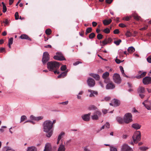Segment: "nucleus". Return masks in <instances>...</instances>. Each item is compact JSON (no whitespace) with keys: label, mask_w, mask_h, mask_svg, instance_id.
<instances>
[{"label":"nucleus","mask_w":151,"mask_h":151,"mask_svg":"<svg viewBox=\"0 0 151 151\" xmlns=\"http://www.w3.org/2000/svg\"><path fill=\"white\" fill-rule=\"evenodd\" d=\"M142 82L144 85L151 83V77L149 76L145 77L142 79Z\"/></svg>","instance_id":"9b49d317"},{"label":"nucleus","mask_w":151,"mask_h":151,"mask_svg":"<svg viewBox=\"0 0 151 151\" xmlns=\"http://www.w3.org/2000/svg\"><path fill=\"white\" fill-rule=\"evenodd\" d=\"M90 116H87L86 115V121H88L90 120Z\"/></svg>","instance_id":"4d7b16f0"},{"label":"nucleus","mask_w":151,"mask_h":151,"mask_svg":"<svg viewBox=\"0 0 151 151\" xmlns=\"http://www.w3.org/2000/svg\"><path fill=\"white\" fill-rule=\"evenodd\" d=\"M68 101H66L65 102H62L60 103V104H63V105H67L68 104Z\"/></svg>","instance_id":"774afa93"},{"label":"nucleus","mask_w":151,"mask_h":151,"mask_svg":"<svg viewBox=\"0 0 151 151\" xmlns=\"http://www.w3.org/2000/svg\"><path fill=\"white\" fill-rule=\"evenodd\" d=\"M107 39H105L104 41H102V43L103 45L104 46L106 45L107 43L108 42H107Z\"/></svg>","instance_id":"3c124183"},{"label":"nucleus","mask_w":151,"mask_h":151,"mask_svg":"<svg viewBox=\"0 0 151 151\" xmlns=\"http://www.w3.org/2000/svg\"><path fill=\"white\" fill-rule=\"evenodd\" d=\"M113 0H106V2L108 4H111L112 1Z\"/></svg>","instance_id":"338daca9"},{"label":"nucleus","mask_w":151,"mask_h":151,"mask_svg":"<svg viewBox=\"0 0 151 151\" xmlns=\"http://www.w3.org/2000/svg\"><path fill=\"white\" fill-rule=\"evenodd\" d=\"M103 32L105 33L108 34L110 32V30L109 28H107L105 29H104L103 31Z\"/></svg>","instance_id":"4c0bfd02"},{"label":"nucleus","mask_w":151,"mask_h":151,"mask_svg":"<svg viewBox=\"0 0 151 151\" xmlns=\"http://www.w3.org/2000/svg\"><path fill=\"white\" fill-rule=\"evenodd\" d=\"M20 38L22 39H27L30 41H31V39L26 34L21 35L20 36Z\"/></svg>","instance_id":"412c9836"},{"label":"nucleus","mask_w":151,"mask_h":151,"mask_svg":"<svg viewBox=\"0 0 151 151\" xmlns=\"http://www.w3.org/2000/svg\"><path fill=\"white\" fill-rule=\"evenodd\" d=\"M113 80L114 82L118 84H120L122 81L119 74L117 73H115L114 74Z\"/></svg>","instance_id":"39448f33"},{"label":"nucleus","mask_w":151,"mask_h":151,"mask_svg":"<svg viewBox=\"0 0 151 151\" xmlns=\"http://www.w3.org/2000/svg\"><path fill=\"white\" fill-rule=\"evenodd\" d=\"M58 70H54L52 71H53L55 74L57 73L59 74L60 73V72L59 71H58Z\"/></svg>","instance_id":"0e129e2a"},{"label":"nucleus","mask_w":151,"mask_h":151,"mask_svg":"<svg viewBox=\"0 0 151 151\" xmlns=\"http://www.w3.org/2000/svg\"><path fill=\"white\" fill-rule=\"evenodd\" d=\"M13 37H11L9 38V40L8 42V45H11L13 43Z\"/></svg>","instance_id":"c9c22d12"},{"label":"nucleus","mask_w":151,"mask_h":151,"mask_svg":"<svg viewBox=\"0 0 151 151\" xmlns=\"http://www.w3.org/2000/svg\"><path fill=\"white\" fill-rule=\"evenodd\" d=\"M147 60L148 63H151V55L147 58Z\"/></svg>","instance_id":"49530a36"},{"label":"nucleus","mask_w":151,"mask_h":151,"mask_svg":"<svg viewBox=\"0 0 151 151\" xmlns=\"http://www.w3.org/2000/svg\"><path fill=\"white\" fill-rule=\"evenodd\" d=\"M60 66L59 63L57 61H50L47 63V67L49 71H52L54 70H58Z\"/></svg>","instance_id":"f03ea898"},{"label":"nucleus","mask_w":151,"mask_h":151,"mask_svg":"<svg viewBox=\"0 0 151 151\" xmlns=\"http://www.w3.org/2000/svg\"><path fill=\"white\" fill-rule=\"evenodd\" d=\"M122 42V40L120 39H119L118 40L114 41V43L116 45H119L120 43Z\"/></svg>","instance_id":"72a5a7b5"},{"label":"nucleus","mask_w":151,"mask_h":151,"mask_svg":"<svg viewBox=\"0 0 151 151\" xmlns=\"http://www.w3.org/2000/svg\"><path fill=\"white\" fill-rule=\"evenodd\" d=\"M52 31L50 29H46L45 31V33L47 35H49L51 33Z\"/></svg>","instance_id":"473e14b6"},{"label":"nucleus","mask_w":151,"mask_h":151,"mask_svg":"<svg viewBox=\"0 0 151 151\" xmlns=\"http://www.w3.org/2000/svg\"><path fill=\"white\" fill-rule=\"evenodd\" d=\"M103 36L101 34H98L97 35V37L98 40H100L103 38Z\"/></svg>","instance_id":"79ce46f5"},{"label":"nucleus","mask_w":151,"mask_h":151,"mask_svg":"<svg viewBox=\"0 0 151 151\" xmlns=\"http://www.w3.org/2000/svg\"><path fill=\"white\" fill-rule=\"evenodd\" d=\"M112 22L111 19H105L103 21V23L105 25H107L109 24Z\"/></svg>","instance_id":"5701e85b"},{"label":"nucleus","mask_w":151,"mask_h":151,"mask_svg":"<svg viewBox=\"0 0 151 151\" xmlns=\"http://www.w3.org/2000/svg\"><path fill=\"white\" fill-rule=\"evenodd\" d=\"M56 55L53 57V58L55 60L62 61L65 60V58L61 52H57L56 53Z\"/></svg>","instance_id":"423d86ee"},{"label":"nucleus","mask_w":151,"mask_h":151,"mask_svg":"<svg viewBox=\"0 0 151 151\" xmlns=\"http://www.w3.org/2000/svg\"><path fill=\"white\" fill-rule=\"evenodd\" d=\"M15 19L16 20H18L19 19V15L17 12H16L15 14Z\"/></svg>","instance_id":"a18cd8bd"},{"label":"nucleus","mask_w":151,"mask_h":151,"mask_svg":"<svg viewBox=\"0 0 151 151\" xmlns=\"http://www.w3.org/2000/svg\"><path fill=\"white\" fill-rule=\"evenodd\" d=\"M43 131L47 133L46 136L47 137H51L53 133V127L51 124V121L47 120L43 123Z\"/></svg>","instance_id":"f257e3e1"},{"label":"nucleus","mask_w":151,"mask_h":151,"mask_svg":"<svg viewBox=\"0 0 151 151\" xmlns=\"http://www.w3.org/2000/svg\"><path fill=\"white\" fill-rule=\"evenodd\" d=\"M113 33L115 34H118L119 33V31L118 29H116L114 31Z\"/></svg>","instance_id":"603ef678"},{"label":"nucleus","mask_w":151,"mask_h":151,"mask_svg":"<svg viewBox=\"0 0 151 151\" xmlns=\"http://www.w3.org/2000/svg\"><path fill=\"white\" fill-rule=\"evenodd\" d=\"M121 151H134L127 144H124L121 147Z\"/></svg>","instance_id":"1a4fd4ad"},{"label":"nucleus","mask_w":151,"mask_h":151,"mask_svg":"<svg viewBox=\"0 0 151 151\" xmlns=\"http://www.w3.org/2000/svg\"><path fill=\"white\" fill-rule=\"evenodd\" d=\"M43 118V117L42 116H39L38 117H35V120L38 121L39 120H41Z\"/></svg>","instance_id":"a19ab883"},{"label":"nucleus","mask_w":151,"mask_h":151,"mask_svg":"<svg viewBox=\"0 0 151 151\" xmlns=\"http://www.w3.org/2000/svg\"><path fill=\"white\" fill-rule=\"evenodd\" d=\"M144 94L145 93L139 94V96L141 99H143L145 96V95Z\"/></svg>","instance_id":"6e6d98bb"},{"label":"nucleus","mask_w":151,"mask_h":151,"mask_svg":"<svg viewBox=\"0 0 151 151\" xmlns=\"http://www.w3.org/2000/svg\"><path fill=\"white\" fill-rule=\"evenodd\" d=\"M116 120L117 121L119 122V124H122L124 122V119H123L122 118H121L120 117H117Z\"/></svg>","instance_id":"bb28decb"},{"label":"nucleus","mask_w":151,"mask_h":151,"mask_svg":"<svg viewBox=\"0 0 151 151\" xmlns=\"http://www.w3.org/2000/svg\"><path fill=\"white\" fill-rule=\"evenodd\" d=\"M135 51V48L132 46L129 47L127 49V51L129 53H132Z\"/></svg>","instance_id":"a878e982"},{"label":"nucleus","mask_w":151,"mask_h":151,"mask_svg":"<svg viewBox=\"0 0 151 151\" xmlns=\"http://www.w3.org/2000/svg\"><path fill=\"white\" fill-rule=\"evenodd\" d=\"M115 62L117 64H119L121 62H122L124 61L123 60L121 61L119 59L117 58V57H116V59H115Z\"/></svg>","instance_id":"de8ad7c7"},{"label":"nucleus","mask_w":151,"mask_h":151,"mask_svg":"<svg viewBox=\"0 0 151 151\" xmlns=\"http://www.w3.org/2000/svg\"><path fill=\"white\" fill-rule=\"evenodd\" d=\"M119 26L121 27L124 28L126 27V26L124 24L121 23L119 24Z\"/></svg>","instance_id":"09e8293b"},{"label":"nucleus","mask_w":151,"mask_h":151,"mask_svg":"<svg viewBox=\"0 0 151 151\" xmlns=\"http://www.w3.org/2000/svg\"><path fill=\"white\" fill-rule=\"evenodd\" d=\"M115 85L111 81V83L106 84V89H114L115 88Z\"/></svg>","instance_id":"4468645a"},{"label":"nucleus","mask_w":151,"mask_h":151,"mask_svg":"<svg viewBox=\"0 0 151 151\" xmlns=\"http://www.w3.org/2000/svg\"><path fill=\"white\" fill-rule=\"evenodd\" d=\"M6 150L7 151H9L10 150L11 151H15L14 150L12 149L11 147H6Z\"/></svg>","instance_id":"8fccbe9b"},{"label":"nucleus","mask_w":151,"mask_h":151,"mask_svg":"<svg viewBox=\"0 0 151 151\" xmlns=\"http://www.w3.org/2000/svg\"><path fill=\"white\" fill-rule=\"evenodd\" d=\"M109 74L108 72H106L104 73L102 75V78L103 79L109 78Z\"/></svg>","instance_id":"cd10ccee"},{"label":"nucleus","mask_w":151,"mask_h":151,"mask_svg":"<svg viewBox=\"0 0 151 151\" xmlns=\"http://www.w3.org/2000/svg\"><path fill=\"white\" fill-rule=\"evenodd\" d=\"M110 151H117V149L113 146H110Z\"/></svg>","instance_id":"37998d69"},{"label":"nucleus","mask_w":151,"mask_h":151,"mask_svg":"<svg viewBox=\"0 0 151 151\" xmlns=\"http://www.w3.org/2000/svg\"><path fill=\"white\" fill-rule=\"evenodd\" d=\"M145 88L142 86H139L137 89V92L138 94L145 93Z\"/></svg>","instance_id":"2eb2a0df"},{"label":"nucleus","mask_w":151,"mask_h":151,"mask_svg":"<svg viewBox=\"0 0 151 151\" xmlns=\"http://www.w3.org/2000/svg\"><path fill=\"white\" fill-rule=\"evenodd\" d=\"M5 48L4 47H1L0 48V52H3L5 51Z\"/></svg>","instance_id":"69168bd1"},{"label":"nucleus","mask_w":151,"mask_h":151,"mask_svg":"<svg viewBox=\"0 0 151 151\" xmlns=\"http://www.w3.org/2000/svg\"><path fill=\"white\" fill-rule=\"evenodd\" d=\"M92 26L93 27H95L97 25V23L95 22H92Z\"/></svg>","instance_id":"13d9d810"},{"label":"nucleus","mask_w":151,"mask_h":151,"mask_svg":"<svg viewBox=\"0 0 151 151\" xmlns=\"http://www.w3.org/2000/svg\"><path fill=\"white\" fill-rule=\"evenodd\" d=\"M92 30V29L91 27H89L87 28L86 31V35L91 32Z\"/></svg>","instance_id":"7c9ffc66"},{"label":"nucleus","mask_w":151,"mask_h":151,"mask_svg":"<svg viewBox=\"0 0 151 151\" xmlns=\"http://www.w3.org/2000/svg\"><path fill=\"white\" fill-rule=\"evenodd\" d=\"M96 35L94 32L90 33L89 35V38L90 39H92L95 37Z\"/></svg>","instance_id":"2f4dec72"},{"label":"nucleus","mask_w":151,"mask_h":151,"mask_svg":"<svg viewBox=\"0 0 151 151\" xmlns=\"http://www.w3.org/2000/svg\"><path fill=\"white\" fill-rule=\"evenodd\" d=\"M142 71L141 70L138 71V73L139 75L136 76L135 78H136L137 79H140L145 77L147 74V72H144L142 73Z\"/></svg>","instance_id":"ddd939ff"},{"label":"nucleus","mask_w":151,"mask_h":151,"mask_svg":"<svg viewBox=\"0 0 151 151\" xmlns=\"http://www.w3.org/2000/svg\"><path fill=\"white\" fill-rule=\"evenodd\" d=\"M87 109L89 110H99L98 108L95 106L93 105H89L87 108Z\"/></svg>","instance_id":"a211bd4d"},{"label":"nucleus","mask_w":151,"mask_h":151,"mask_svg":"<svg viewBox=\"0 0 151 151\" xmlns=\"http://www.w3.org/2000/svg\"><path fill=\"white\" fill-rule=\"evenodd\" d=\"M148 149V148L146 147H139L140 150L142 151H145Z\"/></svg>","instance_id":"f704fd0d"},{"label":"nucleus","mask_w":151,"mask_h":151,"mask_svg":"<svg viewBox=\"0 0 151 151\" xmlns=\"http://www.w3.org/2000/svg\"><path fill=\"white\" fill-rule=\"evenodd\" d=\"M141 133L140 131H138L135 132L132 138L134 143L137 144L141 139Z\"/></svg>","instance_id":"7ed1b4c3"},{"label":"nucleus","mask_w":151,"mask_h":151,"mask_svg":"<svg viewBox=\"0 0 151 151\" xmlns=\"http://www.w3.org/2000/svg\"><path fill=\"white\" fill-rule=\"evenodd\" d=\"M101 113L99 110L95 111L93 113V115L91 116V118L93 120H98L99 117L101 115Z\"/></svg>","instance_id":"0eeeda50"},{"label":"nucleus","mask_w":151,"mask_h":151,"mask_svg":"<svg viewBox=\"0 0 151 151\" xmlns=\"http://www.w3.org/2000/svg\"><path fill=\"white\" fill-rule=\"evenodd\" d=\"M89 75L97 81H99L100 80V76L98 74L91 73L89 74Z\"/></svg>","instance_id":"dca6fc26"},{"label":"nucleus","mask_w":151,"mask_h":151,"mask_svg":"<svg viewBox=\"0 0 151 151\" xmlns=\"http://www.w3.org/2000/svg\"><path fill=\"white\" fill-rule=\"evenodd\" d=\"M80 63H81V62L79 61H77L74 63L73 64L74 65H76Z\"/></svg>","instance_id":"bf43d9fd"},{"label":"nucleus","mask_w":151,"mask_h":151,"mask_svg":"<svg viewBox=\"0 0 151 151\" xmlns=\"http://www.w3.org/2000/svg\"><path fill=\"white\" fill-rule=\"evenodd\" d=\"M70 142H71L70 139V140H68V141H67V142H66L65 143V145L66 146H68V145H70L69 143H70Z\"/></svg>","instance_id":"e2e57ef3"},{"label":"nucleus","mask_w":151,"mask_h":151,"mask_svg":"<svg viewBox=\"0 0 151 151\" xmlns=\"http://www.w3.org/2000/svg\"><path fill=\"white\" fill-rule=\"evenodd\" d=\"M88 91L90 93V94L89 95L90 97H95V96H97L98 94V92L96 91L89 89L88 90Z\"/></svg>","instance_id":"f8f14e48"},{"label":"nucleus","mask_w":151,"mask_h":151,"mask_svg":"<svg viewBox=\"0 0 151 151\" xmlns=\"http://www.w3.org/2000/svg\"><path fill=\"white\" fill-rule=\"evenodd\" d=\"M51 148V146L49 143H47L45 145V149H50Z\"/></svg>","instance_id":"c756f323"},{"label":"nucleus","mask_w":151,"mask_h":151,"mask_svg":"<svg viewBox=\"0 0 151 151\" xmlns=\"http://www.w3.org/2000/svg\"><path fill=\"white\" fill-rule=\"evenodd\" d=\"M65 145L61 144L59 147L58 151H65Z\"/></svg>","instance_id":"b1692460"},{"label":"nucleus","mask_w":151,"mask_h":151,"mask_svg":"<svg viewBox=\"0 0 151 151\" xmlns=\"http://www.w3.org/2000/svg\"><path fill=\"white\" fill-rule=\"evenodd\" d=\"M7 10L6 7L5 5H3V12L4 13H5Z\"/></svg>","instance_id":"5fc2aeb1"},{"label":"nucleus","mask_w":151,"mask_h":151,"mask_svg":"<svg viewBox=\"0 0 151 151\" xmlns=\"http://www.w3.org/2000/svg\"><path fill=\"white\" fill-rule=\"evenodd\" d=\"M126 35L127 37H130L132 35V34L129 31H127L126 33Z\"/></svg>","instance_id":"ea45409f"},{"label":"nucleus","mask_w":151,"mask_h":151,"mask_svg":"<svg viewBox=\"0 0 151 151\" xmlns=\"http://www.w3.org/2000/svg\"><path fill=\"white\" fill-rule=\"evenodd\" d=\"M68 71L62 72L60 75L58 76V78H63L65 77L67 75Z\"/></svg>","instance_id":"aec40b11"},{"label":"nucleus","mask_w":151,"mask_h":151,"mask_svg":"<svg viewBox=\"0 0 151 151\" xmlns=\"http://www.w3.org/2000/svg\"><path fill=\"white\" fill-rule=\"evenodd\" d=\"M87 83L88 86L90 87H94L95 85V82L93 78H89L87 81Z\"/></svg>","instance_id":"9d476101"},{"label":"nucleus","mask_w":151,"mask_h":151,"mask_svg":"<svg viewBox=\"0 0 151 151\" xmlns=\"http://www.w3.org/2000/svg\"><path fill=\"white\" fill-rule=\"evenodd\" d=\"M26 118L27 117L23 115L22 116L21 118L20 122L24 121L25 119H26Z\"/></svg>","instance_id":"58836bf2"},{"label":"nucleus","mask_w":151,"mask_h":151,"mask_svg":"<svg viewBox=\"0 0 151 151\" xmlns=\"http://www.w3.org/2000/svg\"><path fill=\"white\" fill-rule=\"evenodd\" d=\"M133 17L134 19L137 20H139L140 18V17L138 16H134Z\"/></svg>","instance_id":"864d4df0"},{"label":"nucleus","mask_w":151,"mask_h":151,"mask_svg":"<svg viewBox=\"0 0 151 151\" xmlns=\"http://www.w3.org/2000/svg\"><path fill=\"white\" fill-rule=\"evenodd\" d=\"M50 60V55L47 52H45L43 53L42 59V62L44 64H45Z\"/></svg>","instance_id":"6e6552de"},{"label":"nucleus","mask_w":151,"mask_h":151,"mask_svg":"<svg viewBox=\"0 0 151 151\" xmlns=\"http://www.w3.org/2000/svg\"><path fill=\"white\" fill-rule=\"evenodd\" d=\"M3 22L5 23L6 25H8L9 24V22L7 19H6L5 21H3Z\"/></svg>","instance_id":"680f3d73"},{"label":"nucleus","mask_w":151,"mask_h":151,"mask_svg":"<svg viewBox=\"0 0 151 151\" xmlns=\"http://www.w3.org/2000/svg\"><path fill=\"white\" fill-rule=\"evenodd\" d=\"M104 83L106 84H108L111 83V81L110 79L109 78H104Z\"/></svg>","instance_id":"c85d7f7f"},{"label":"nucleus","mask_w":151,"mask_h":151,"mask_svg":"<svg viewBox=\"0 0 151 151\" xmlns=\"http://www.w3.org/2000/svg\"><path fill=\"white\" fill-rule=\"evenodd\" d=\"M27 151H37L36 147L34 146L28 147L27 148Z\"/></svg>","instance_id":"4be33fe9"},{"label":"nucleus","mask_w":151,"mask_h":151,"mask_svg":"<svg viewBox=\"0 0 151 151\" xmlns=\"http://www.w3.org/2000/svg\"><path fill=\"white\" fill-rule=\"evenodd\" d=\"M113 101L114 103V106H118L120 105V101L119 100L117 99H114Z\"/></svg>","instance_id":"f3484780"},{"label":"nucleus","mask_w":151,"mask_h":151,"mask_svg":"<svg viewBox=\"0 0 151 151\" xmlns=\"http://www.w3.org/2000/svg\"><path fill=\"white\" fill-rule=\"evenodd\" d=\"M141 126L137 123H134L132 124V127L136 129H139L140 128Z\"/></svg>","instance_id":"6ab92c4d"},{"label":"nucleus","mask_w":151,"mask_h":151,"mask_svg":"<svg viewBox=\"0 0 151 151\" xmlns=\"http://www.w3.org/2000/svg\"><path fill=\"white\" fill-rule=\"evenodd\" d=\"M119 55H120L122 56L123 55V52L122 51V50H119Z\"/></svg>","instance_id":"052dcab7"},{"label":"nucleus","mask_w":151,"mask_h":151,"mask_svg":"<svg viewBox=\"0 0 151 151\" xmlns=\"http://www.w3.org/2000/svg\"><path fill=\"white\" fill-rule=\"evenodd\" d=\"M119 67L120 70L123 76L125 77L126 78H128L129 77L127 76L124 73V70L123 67L121 66H120Z\"/></svg>","instance_id":"393cba45"},{"label":"nucleus","mask_w":151,"mask_h":151,"mask_svg":"<svg viewBox=\"0 0 151 151\" xmlns=\"http://www.w3.org/2000/svg\"><path fill=\"white\" fill-rule=\"evenodd\" d=\"M64 133L63 132H62L60 133V134L58 135V140H60L61 138H62V136L64 135Z\"/></svg>","instance_id":"e433bc0d"},{"label":"nucleus","mask_w":151,"mask_h":151,"mask_svg":"<svg viewBox=\"0 0 151 151\" xmlns=\"http://www.w3.org/2000/svg\"><path fill=\"white\" fill-rule=\"evenodd\" d=\"M66 68L67 67L66 65H63L61 67L60 69L62 71H65Z\"/></svg>","instance_id":"c03bdc74"},{"label":"nucleus","mask_w":151,"mask_h":151,"mask_svg":"<svg viewBox=\"0 0 151 151\" xmlns=\"http://www.w3.org/2000/svg\"><path fill=\"white\" fill-rule=\"evenodd\" d=\"M132 115L131 113H127L124 116V122L127 124L129 123L132 121Z\"/></svg>","instance_id":"20e7f679"}]
</instances>
